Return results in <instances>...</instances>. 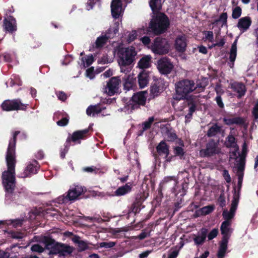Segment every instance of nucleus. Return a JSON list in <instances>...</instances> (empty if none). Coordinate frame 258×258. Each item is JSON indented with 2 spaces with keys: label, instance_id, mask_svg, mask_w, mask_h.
Here are the masks:
<instances>
[{
  "label": "nucleus",
  "instance_id": "obj_1",
  "mask_svg": "<svg viewBox=\"0 0 258 258\" xmlns=\"http://www.w3.org/2000/svg\"><path fill=\"white\" fill-rule=\"evenodd\" d=\"M20 133V131H15L13 138L9 141L6 157L7 170L2 173V179L5 188L6 197L10 198L13 194L16 186L15 166L16 163L15 157V149L17 137Z\"/></svg>",
  "mask_w": 258,
  "mask_h": 258
},
{
  "label": "nucleus",
  "instance_id": "obj_2",
  "mask_svg": "<svg viewBox=\"0 0 258 258\" xmlns=\"http://www.w3.org/2000/svg\"><path fill=\"white\" fill-rule=\"evenodd\" d=\"M41 242L44 244V247L39 244H35L32 245L31 250L42 253L46 249L49 251L48 254L49 256L58 255L61 257L72 254L74 250V247L57 242L50 236L41 237Z\"/></svg>",
  "mask_w": 258,
  "mask_h": 258
},
{
  "label": "nucleus",
  "instance_id": "obj_3",
  "mask_svg": "<svg viewBox=\"0 0 258 258\" xmlns=\"http://www.w3.org/2000/svg\"><path fill=\"white\" fill-rule=\"evenodd\" d=\"M170 22L168 16L163 13L153 14L149 24L147 33L160 35L165 33L169 28Z\"/></svg>",
  "mask_w": 258,
  "mask_h": 258
},
{
  "label": "nucleus",
  "instance_id": "obj_4",
  "mask_svg": "<svg viewBox=\"0 0 258 258\" xmlns=\"http://www.w3.org/2000/svg\"><path fill=\"white\" fill-rule=\"evenodd\" d=\"M199 88L198 91L201 92L204 90V87L197 85L195 86V82L193 80L183 79L177 82L175 84V91L179 99H185L188 98V95Z\"/></svg>",
  "mask_w": 258,
  "mask_h": 258
},
{
  "label": "nucleus",
  "instance_id": "obj_5",
  "mask_svg": "<svg viewBox=\"0 0 258 258\" xmlns=\"http://www.w3.org/2000/svg\"><path fill=\"white\" fill-rule=\"evenodd\" d=\"M117 54L118 63L120 66L121 72H125L124 68L131 64L135 59L137 55L135 48L133 46L119 48Z\"/></svg>",
  "mask_w": 258,
  "mask_h": 258
},
{
  "label": "nucleus",
  "instance_id": "obj_6",
  "mask_svg": "<svg viewBox=\"0 0 258 258\" xmlns=\"http://www.w3.org/2000/svg\"><path fill=\"white\" fill-rule=\"evenodd\" d=\"M146 93V92L141 91L134 93L129 100L124 98L122 99L124 103V109L132 112L134 110L140 108V106H144L147 100Z\"/></svg>",
  "mask_w": 258,
  "mask_h": 258
},
{
  "label": "nucleus",
  "instance_id": "obj_7",
  "mask_svg": "<svg viewBox=\"0 0 258 258\" xmlns=\"http://www.w3.org/2000/svg\"><path fill=\"white\" fill-rule=\"evenodd\" d=\"M170 47V44L166 38L157 37L152 42L150 48L156 54L164 55L169 52Z\"/></svg>",
  "mask_w": 258,
  "mask_h": 258
},
{
  "label": "nucleus",
  "instance_id": "obj_8",
  "mask_svg": "<svg viewBox=\"0 0 258 258\" xmlns=\"http://www.w3.org/2000/svg\"><path fill=\"white\" fill-rule=\"evenodd\" d=\"M85 190H86L85 189ZM84 192V188L81 185H74L71 187L70 189L67 192L66 196L64 195L59 196L57 199V202L58 204H66L70 201L76 200L78 197Z\"/></svg>",
  "mask_w": 258,
  "mask_h": 258
},
{
  "label": "nucleus",
  "instance_id": "obj_9",
  "mask_svg": "<svg viewBox=\"0 0 258 258\" xmlns=\"http://www.w3.org/2000/svg\"><path fill=\"white\" fill-rule=\"evenodd\" d=\"M28 104L21 102L20 99L12 100H6L1 104V107L3 110L11 111L14 110H26Z\"/></svg>",
  "mask_w": 258,
  "mask_h": 258
},
{
  "label": "nucleus",
  "instance_id": "obj_10",
  "mask_svg": "<svg viewBox=\"0 0 258 258\" xmlns=\"http://www.w3.org/2000/svg\"><path fill=\"white\" fill-rule=\"evenodd\" d=\"M220 150V148L218 147V143L214 139H211L206 144V148L200 151V155L202 157L208 158L219 154Z\"/></svg>",
  "mask_w": 258,
  "mask_h": 258
},
{
  "label": "nucleus",
  "instance_id": "obj_11",
  "mask_svg": "<svg viewBox=\"0 0 258 258\" xmlns=\"http://www.w3.org/2000/svg\"><path fill=\"white\" fill-rule=\"evenodd\" d=\"M174 68L170 59L167 57H164L157 61V69L159 72L163 75L170 74Z\"/></svg>",
  "mask_w": 258,
  "mask_h": 258
},
{
  "label": "nucleus",
  "instance_id": "obj_12",
  "mask_svg": "<svg viewBox=\"0 0 258 258\" xmlns=\"http://www.w3.org/2000/svg\"><path fill=\"white\" fill-rule=\"evenodd\" d=\"M121 83L119 77H111L107 83L105 88V92L109 96H113L117 93L119 89V85Z\"/></svg>",
  "mask_w": 258,
  "mask_h": 258
},
{
  "label": "nucleus",
  "instance_id": "obj_13",
  "mask_svg": "<svg viewBox=\"0 0 258 258\" xmlns=\"http://www.w3.org/2000/svg\"><path fill=\"white\" fill-rule=\"evenodd\" d=\"M234 116V114L228 113L223 118V122L224 124L230 126L233 124L242 126L244 124L245 120L241 116Z\"/></svg>",
  "mask_w": 258,
  "mask_h": 258
},
{
  "label": "nucleus",
  "instance_id": "obj_14",
  "mask_svg": "<svg viewBox=\"0 0 258 258\" xmlns=\"http://www.w3.org/2000/svg\"><path fill=\"white\" fill-rule=\"evenodd\" d=\"M147 197L144 191H140L135 196V200L131 206V211L135 214L139 213L141 209L143 203L146 199Z\"/></svg>",
  "mask_w": 258,
  "mask_h": 258
},
{
  "label": "nucleus",
  "instance_id": "obj_15",
  "mask_svg": "<svg viewBox=\"0 0 258 258\" xmlns=\"http://www.w3.org/2000/svg\"><path fill=\"white\" fill-rule=\"evenodd\" d=\"M89 132V128L75 131L72 134L71 137L67 138L66 142L70 143L71 141H72L74 143H80V140H85L88 137Z\"/></svg>",
  "mask_w": 258,
  "mask_h": 258
},
{
  "label": "nucleus",
  "instance_id": "obj_16",
  "mask_svg": "<svg viewBox=\"0 0 258 258\" xmlns=\"http://www.w3.org/2000/svg\"><path fill=\"white\" fill-rule=\"evenodd\" d=\"M3 27L6 32L13 33L17 29L15 18L12 16H9L4 19Z\"/></svg>",
  "mask_w": 258,
  "mask_h": 258
},
{
  "label": "nucleus",
  "instance_id": "obj_17",
  "mask_svg": "<svg viewBox=\"0 0 258 258\" xmlns=\"http://www.w3.org/2000/svg\"><path fill=\"white\" fill-rule=\"evenodd\" d=\"M111 11L112 17L115 19H118L122 15L123 10L121 0H112Z\"/></svg>",
  "mask_w": 258,
  "mask_h": 258
},
{
  "label": "nucleus",
  "instance_id": "obj_18",
  "mask_svg": "<svg viewBox=\"0 0 258 258\" xmlns=\"http://www.w3.org/2000/svg\"><path fill=\"white\" fill-rule=\"evenodd\" d=\"M111 31V29H108L105 35L97 37L93 47L96 49L102 48L106 44L109 39L113 38V37L110 35V32Z\"/></svg>",
  "mask_w": 258,
  "mask_h": 258
},
{
  "label": "nucleus",
  "instance_id": "obj_19",
  "mask_svg": "<svg viewBox=\"0 0 258 258\" xmlns=\"http://www.w3.org/2000/svg\"><path fill=\"white\" fill-rule=\"evenodd\" d=\"M133 188L132 184L128 182L125 185L121 186L117 188L112 194L107 192V195L112 197H121L125 196L131 192Z\"/></svg>",
  "mask_w": 258,
  "mask_h": 258
},
{
  "label": "nucleus",
  "instance_id": "obj_20",
  "mask_svg": "<svg viewBox=\"0 0 258 258\" xmlns=\"http://www.w3.org/2000/svg\"><path fill=\"white\" fill-rule=\"evenodd\" d=\"M157 154H154V156L157 159L158 156L164 155L167 156L170 154L169 146L167 144L164 140L161 141L156 147Z\"/></svg>",
  "mask_w": 258,
  "mask_h": 258
},
{
  "label": "nucleus",
  "instance_id": "obj_21",
  "mask_svg": "<svg viewBox=\"0 0 258 258\" xmlns=\"http://www.w3.org/2000/svg\"><path fill=\"white\" fill-rule=\"evenodd\" d=\"M230 85L232 91L237 93V98L240 99L245 95L247 90L243 83L235 82L231 83Z\"/></svg>",
  "mask_w": 258,
  "mask_h": 258
},
{
  "label": "nucleus",
  "instance_id": "obj_22",
  "mask_svg": "<svg viewBox=\"0 0 258 258\" xmlns=\"http://www.w3.org/2000/svg\"><path fill=\"white\" fill-rule=\"evenodd\" d=\"M166 88L164 80L160 79L151 87L150 92L154 96H158Z\"/></svg>",
  "mask_w": 258,
  "mask_h": 258
},
{
  "label": "nucleus",
  "instance_id": "obj_23",
  "mask_svg": "<svg viewBox=\"0 0 258 258\" xmlns=\"http://www.w3.org/2000/svg\"><path fill=\"white\" fill-rule=\"evenodd\" d=\"M187 46L186 38L184 35L177 36L175 41V48L178 52L185 51Z\"/></svg>",
  "mask_w": 258,
  "mask_h": 258
},
{
  "label": "nucleus",
  "instance_id": "obj_24",
  "mask_svg": "<svg viewBox=\"0 0 258 258\" xmlns=\"http://www.w3.org/2000/svg\"><path fill=\"white\" fill-rule=\"evenodd\" d=\"M38 165V163L36 160H34L32 163L29 164L24 170L23 175L21 177L25 178L30 176L31 174L37 173L39 168Z\"/></svg>",
  "mask_w": 258,
  "mask_h": 258
},
{
  "label": "nucleus",
  "instance_id": "obj_25",
  "mask_svg": "<svg viewBox=\"0 0 258 258\" xmlns=\"http://www.w3.org/2000/svg\"><path fill=\"white\" fill-rule=\"evenodd\" d=\"M252 21L248 16L244 17L239 19L237 27L242 32L247 31L251 25Z\"/></svg>",
  "mask_w": 258,
  "mask_h": 258
},
{
  "label": "nucleus",
  "instance_id": "obj_26",
  "mask_svg": "<svg viewBox=\"0 0 258 258\" xmlns=\"http://www.w3.org/2000/svg\"><path fill=\"white\" fill-rule=\"evenodd\" d=\"M229 238L222 237L219 243V247L217 252L218 258H224L227 249V245Z\"/></svg>",
  "mask_w": 258,
  "mask_h": 258
},
{
  "label": "nucleus",
  "instance_id": "obj_27",
  "mask_svg": "<svg viewBox=\"0 0 258 258\" xmlns=\"http://www.w3.org/2000/svg\"><path fill=\"white\" fill-rule=\"evenodd\" d=\"M138 78L140 88H144L148 85L149 81V72L142 71L138 75Z\"/></svg>",
  "mask_w": 258,
  "mask_h": 258
},
{
  "label": "nucleus",
  "instance_id": "obj_28",
  "mask_svg": "<svg viewBox=\"0 0 258 258\" xmlns=\"http://www.w3.org/2000/svg\"><path fill=\"white\" fill-rule=\"evenodd\" d=\"M237 40L235 39L232 43L230 50L229 62L228 63L231 68H233L237 56Z\"/></svg>",
  "mask_w": 258,
  "mask_h": 258
},
{
  "label": "nucleus",
  "instance_id": "obj_29",
  "mask_svg": "<svg viewBox=\"0 0 258 258\" xmlns=\"http://www.w3.org/2000/svg\"><path fill=\"white\" fill-rule=\"evenodd\" d=\"M208 229L206 228H202L200 230V234L194 238L195 243L197 245L203 244L207 237Z\"/></svg>",
  "mask_w": 258,
  "mask_h": 258
},
{
  "label": "nucleus",
  "instance_id": "obj_30",
  "mask_svg": "<svg viewBox=\"0 0 258 258\" xmlns=\"http://www.w3.org/2000/svg\"><path fill=\"white\" fill-rule=\"evenodd\" d=\"M123 80L124 81L123 87L124 90L128 91L133 89L135 86L136 79L130 75H125L123 78Z\"/></svg>",
  "mask_w": 258,
  "mask_h": 258
},
{
  "label": "nucleus",
  "instance_id": "obj_31",
  "mask_svg": "<svg viewBox=\"0 0 258 258\" xmlns=\"http://www.w3.org/2000/svg\"><path fill=\"white\" fill-rule=\"evenodd\" d=\"M162 0H149V6L153 14L160 13L162 10L163 3Z\"/></svg>",
  "mask_w": 258,
  "mask_h": 258
},
{
  "label": "nucleus",
  "instance_id": "obj_32",
  "mask_svg": "<svg viewBox=\"0 0 258 258\" xmlns=\"http://www.w3.org/2000/svg\"><path fill=\"white\" fill-rule=\"evenodd\" d=\"M214 210L213 205H209L205 206L202 208L196 211L194 216L195 217H198L201 216H205L212 213Z\"/></svg>",
  "mask_w": 258,
  "mask_h": 258
},
{
  "label": "nucleus",
  "instance_id": "obj_33",
  "mask_svg": "<svg viewBox=\"0 0 258 258\" xmlns=\"http://www.w3.org/2000/svg\"><path fill=\"white\" fill-rule=\"evenodd\" d=\"M105 108V107L101 106L100 104L95 105H90L86 110V113L89 116H90L92 114L93 116H94L95 114L100 113Z\"/></svg>",
  "mask_w": 258,
  "mask_h": 258
},
{
  "label": "nucleus",
  "instance_id": "obj_34",
  "mask_svg": "<svg viewBox=\"0 0 258 258\" xmlns=\"http://www.w3.org/2000/svg\"><path fill=\"white\" fill-rule=\"evenodd\" d=\"M230 222L227 221H224L220 226V231L221 234L222 235V237H225L227 238H229L230 236V234L229 233L230 232Z\"/></svg>",
  "mask_w": 258,
  "mask_h": 258
},
{
  "label": "nucleus",
  "instance_id": "obj_35",
  "mask_svg": "<svg viewBox=\"0 0 258 258\" xmlns=\"http://www.w3.org/2000/svg\"><path fill=\"white\" fill-rule=\"evenodd\" d=\"M151 57L150 56H145L143 57L139 61L138 66L142 69L148 68L150 66Z\"/></svg>",
  "mask_w": 258,
  "mask_h": 258
},
{
  "label": "nucleus",
  "instance_id": "obj_36",
  "mask_svg": "<svg viewBox=\"0 0 258 258\" xmlns=\"http://www.w3.org/2000/svg\"><path fill=\"white\" fill-rule=\"evenodd\" d=\"M221 127L219 126L217 123H214L210 127L207 131V135L208 137L215 136L217 134L221 132Z\"/></svg>",
  "mask_w": 258,
  "mask_h": 258
},
{
  "label": "nucleus",
  "instance_id": "obj_37",
  "mask_svg": "<svg viewBox=\"0 0 258 258\" xmlns=\"http://www.w3.org/2000/svg\"><path fill=\"white\" fill-rule=\"evenodd\" d=\"M185 99L186 100L187 105L189 107L188 112L194 113L196 110L198 105L197 101L191 96Z\"/></svg>",
  "mask_w": 258,
  "mask_h": 258
},
{
  "label": "nucleus",
  "instance_id": "obj_38",
  "mask_svg": "<svg viewBox=\"0 0 258 258\" xmlns=\"http://www.w3.org/2000/svg\"><path fill=\"white\" fill-rule=\"evenodd\" d=\"M225 145L228 148H234L237 146L236 138L233 135L229 134L226 138Z\"/></svg>",
  "mask_w": 258,
  "mask_h": 258
},
{
  "label": "nucleus",
  "instance_id": "obj_39",
  "mask_svg": "<svg viewBox=\"0 0 258 258\" xmlns=\"http://www.w3.org/2000/svg\"><path fill=\"white\" fill-rule=\"evenodd\" d=\"M173 152L175 157L177 156L180 160L184 159L185 152L183 149L179 146H175L173 148Z\"/></svg>",
  "mask_w": 258,
  "mask_h": 258
},
{
  "label": "nucleus",
  "instance_id": "obj_40",
  "mask_svg": "<svg viewBox=\"0 0 258 258\" xmlns=\"http://www.w3.org/2000/svg\"><path fill=\"white\" fill-rule=\"evenodd\" d=\"M165 136H166V140L168 142H172L177 139V136L176 133L168 128L165 132Z\"/></svg>",
  "mask_w": 258,
  "mask_h": 258
},
{
  "label": "nucleus",
  "instance_id": "obj_41",
  "mask_svg": "<svg viewBox=\"0 0 258 258\" xmlns=\"http://www.w3.org/2000/svg\"><path fill=\"white\" fill-rule=\"evenodd\" d=\"M169 183H171L173 187H175L177 183V181L174 176H167L164 177L163 180V184L166 185Z\"/></svg>",
  "mask_w": 258,
  "mask_h": 258
},
{
  "label": "nucleus",
  "instance_id": "obj_42",
  "mask_svg": "<svg viewBox=\"0 0 258 258\" xmlns=\"http://www.w3.org/2000/svg\"><path fill=\"white\" fill-rule=\"evenodd\" d=\"M154 120V117L153 116H151L149 117L147 120L142 122V126L143 128V131H147L150 129Z\"/></svg>",
  "mask_w": 258,
  "mask_h": 258
},
{
  "label": "nucleus",
  "instance_id": "obj_43",
  "mask_svg": "<svg viewBox=\"0 0 258 258\" xmlns=\"http://www.w3.org/2000/svg\"><path fill=\"white\" fill-rule=\"evenodd\" d=\"M253 121L258 122V100H256L251 110Z\"/></svg>",
  "mask_w": 258,
  "mask_h": 258
},
{
  "label": "nucleus",
  "instance_id": "obj_44",
  "mask_svg": "<svg viewBox=\"0 0 258 258\" xmlns=\"http://www.w3.org/2000/svg\"><path fill=\"white\" fill-rule=\"evenodd\" d=\"M234 192L231 206L237 208L239 202V192L237 194L236 193L235 187H234Z\"/></svg>",
  "mask_w": 258,
  "mask_h": 258
},
{
  "label": "nucleus",
  "instance_id": "obj_45",
  "mask_svg": "<svg viewBox=\"0 0 258 258\" xmlns=\"http://www.w3.org/2000/svg\"><path fill=\"white\" fill-rule=\"evenodd\" d=\"M241 13L242 10L241 8L239 6H237L232 10V17L234 19H238L240 17Z\"/></svg>",
  "mask_w": 258,
  "mask_h": 258
},
{
  "label": "nucleus",
  "instance_id": "obj_46",
  "mask_svg": "<svg viewBox=\"0 0 258 258\" xmlns=\"http://www.w3.org/2000/svg\"><path fill=\"white\" fill-rule=\"evenodd\" d=\"M219 230L218 228L213 229L209 233H207V237L209 241L216 237L218 234Z\"/></svg>",
  "mask_w": 258,
  "mask_h": 258
},
{
  "label": "nucleus",
  "instance_id": "obj_47",
  "mask_svg": "<svg viewBox=\"0 0 258 258\" xmlns=\"http://www.w3.org/2000/svg\"><path fill=\"white\" fill-rule=\"evenodd\" d=\"M78 251L82 252L85 251L86 249L89 248V246L88 243L84 240H81L79 244H78Z\"/></svg>",
  "mask_w": 258,
  "mask_h": 258
},
{
  "label": "nucleus",
  "instance_id": "obj_48",
  "mask_svg": "<svg viewBox=\"0 0 258 258\" xmlns=\"http://www.w3.org/2000/svg\"><path fill=\"white\" fill-rule=\"evenodd\" d=\"M85 60L86 66L89 67L94 61V58L92 54H90L87 56V58H82V61L84 62Z\"/></svg>",
  "mask_w": 258,
  "mask_h": 258
},
{
  "label": "nucleus",
  "instance_id": "obj_49",
  "mask_svg": "<svg viewBox=\"0 0 258 258\" xmlns=\"http://www.w3.org/2000/svg\"><path fill=\"white\" fill-rule=\"evenodd\" d=\"M218 202L220 207L223 208L226 205L225 197L224 193H221L218 198Z\"/></svg>",
  "mask_w": 258,
  "mask_h": 258
},
{
  "label": "nucleus",
  "instance_id": "obj_50",
  "mask_svg": "<svg viewBox=\"0 0 258 258\" xmlns=\"http://www.w3.org/2000/svg\"><path fill=\"white\" fill-rule=\"evenodd\" d=\"M227 14L226 12H223L220 15L218 21L222 22V26L227 25Z\"/></svg>",
  "mask_w": 258,
  "mask_h": 258
},
{
  "label": "nucleus",
  "instance_id": "obj_51",
  "mask_svg": "<svg viewBox=\"0 0 258 258\" xmlns=\"http://www.w3.org/2000/svg\"><path fill=\"white\" fill-rule=\"evenodd\" d=\"M69 122V117H62L60 120L57 121L56 122V124L57 125L59 126H64L68 125Z\"/></svg>",
  "mask_w": 258,
  "mask_h": 258
},
{
  "label": "nucleus",
  "instance_id": "obj_52",
  "mask_svg": "<svg viewBox=\"0 0 258 258\" xmlns=\"http://www.w3.org/2000/svg\"><path fill=\"white\" fill-rule=\"evenodd\" d=\"M11 236L14 239H20L24 237V234L20 232L12 231L11 232Z\"/></svg>",
  "mask_w": 258,
  "mask_h": 258
},
{
  "label": "nucleus",
  "instance_id": "obj_53",
  "mask_svg": "<svg viewBox=\"0 0 258 258\" xmlns=\"http://www.w3.org/2000/svg\"><path fill=\"white\" fill-rule=\"evenodd\" d=\"M115 245L114 242H102L99 243V246L100 247H104L105 248H112Z\"/></svg>",
  "mask_w": 258,
  "mask_h": 258
},
{
  "label": "nucleus",
  "instance_id": "obj_54",
  "mask_svg": "<svg viewBox=\"0 0 258 258\" xmlns=\"http://www.w3.org/2000/svg\"><path fill=\"white\" fill-rule=\"evenodd\" d=\"M150 232H146L145 230H143L142 231V232L137 236L134 237L133 238L134 239H139V240H143L145 239V238L147 237L148 236H150Z\"/></svg>",
  "mask_w": 258,
  "mask_h": 258
},
{
  "label": "nucleus",
  "instance_id": "obj_55",
  "mask_svg": "<svg viewBox=\"0 0 258 258\" xmlns=\"http://www.w3.org/2000/svg\"><path fill=\"white\" fill-rule=\"evenodd\" d=\"M69 147L70 143L66 142V143L64 144V148L61 151L60 153V156L61 159H63L65 158L66 154L68 152Z\"/></svg>",
  "mask_w": 258,
  "mask_h": 258
},
{
  "label": "nucleus",
  "instance_id": "obj_56",
  "mask_svg": "<svg viewBox=\"0 0 258 258\" xmlns=\"http://www.w3.org/2000/svg\"><path fill=\"white\" fill-rule=\"evenodd\" d=\"M222 215H223V217L224 219L225 220V221H230V220L231 219H232L234 216L231 213H230L226 210H224L223 212Z\"/></svg>",
  "mask_w": 258,
  "mask_h": 258
},
{
  "label": "nucleus",
  "instance_id": "obj_57",
  "mask_svg": "<svg viewBox=\"0 0 258 258\" xmlns=\"http://www.w3.org/2000/svg\"><path fill=\"white\" fill-rule=\"evenodd\" d=\"M141 41L143 44L150 48L151 46V39L149 36H145L141 38Z\"/></svg>",
  "mask_w": 258,
  "mask_h": 258
},
{
  "label": "nucleus",
  "instance_id": "obj_58",
  "mask_svg": "<svg viewBox=\"0 0 258 258\" xmlns=\"http://www.w3.org/2000/svg\"><path fill=\"white\" fill-rule=\"evenodd\" d=\"M205 38L208 40L209 42H213L214 40V35L212 31H205Z\"/></svg>",
  "mask_w": 258,
  "mask_h": 258
},
{
  "label": "nucleus",
  "instance_id": "obj_59",
  "mask_svg": "<svg viewBox=\"0 0 258 258\" xmlns=\"http://www.w3.org/2000/svg\"><path fill=\"white\" fill-rule=\"evenodd\" d=\"M58 99L62 101H64L67 99L66 94L63 91H58L56 93Z\"/></svg>",
  "mask_w": 258,
  "mask_h": 258
},
{
  "label": "nucleus",
  "instance_id": "obj_60",
  "mask_svg": "<svg viewBox=\"0 0 258 258\" xmlns=\"http://www.w3.org/2000/svg\"><path fill=\"white\" fill-rule=\"evenodd\" d=\"M98 62L102 64H106L108 63H110L111 62V60L109 59L108 55L107 54L103 55L101 58L98 60Z\"/></svg>",
  "mask_w": 258,
  "mask_h": 258
},
{
  "label": "nucleus",
  "instance_id": "obj_61",
  "mask_svg": "<svg viewBox=\"0 0 258 258\" xmlns=\"http://www.w3.org/2000/svg\"><path fill=\"white\" fill-rule=\"evenodd\" d=\"M137 37V34L136 31H132L131 33H130L128 34V38H127V41L128 42H131L133 41H134Z\"/></svg>",
  "mask_w": 258,
  "mask_h": 258
},
{
  "label": "nucleus",
  "instance_id": "obj_62",
  "mask_svg": "<svg viewBox=\"0 0 258 258\" xmlns=\"http://www.w3.org/2000/svg\"><path fill=\"white\" fill-rule=\"evenodd\" d=\"M223 176L227 183H229L231 182V177L228 170L226 169L223 170Z\"/></svg>",
  "mask_w": 258,
  "mask_h": 258
},
{
  "label": "nucleus",
  "instance_id": "obj_63",
  "mask_svg": "<svg viewBox=\"0 0 258 258\" xmlns=\"http://www.w3.org/2000/svg\"><path fill=\"white\" fill-rule=\"evenodd\" d=\"M215 101L218 106L221 108H223L224 107V104L222 101V98L220 95H217L215 98Z\"/></svg>",
  "mask_w": 258,
  "mask_h": 258
},
{
  "label": "nucleus",
  "instance_id": "obj_64",
  "mask_svg": "<svg viewBox=\"0 0 258 258\" xmlns=\"http://www.w3.org/2000/svg\"><path fill=\"white\" fill-rule=\"evenodd\" d=\"M96 170H98L97 168L93 166H92L91 167H86L83 168V170L85 172H95L96 173Z\"/></svg>",
  "mask_w": 258,
  "mask_h": 258
}]
</instances>
